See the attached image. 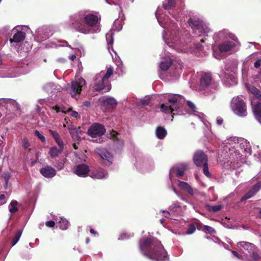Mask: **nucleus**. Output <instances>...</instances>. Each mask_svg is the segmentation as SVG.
I'll return each instance as SVG.
<instances>
[{
  "label": "nucleus",
  "mask_w": 261,
  "mask_h": 261,
  "mask_svg": "<svg viewBox=\"0 0 261 261\" xmlns=\"http://www.w3.org/2000/svg\"><path fill=\"white\" fill-rule=\"evenodd\" d=\"M179 208L180 207V206H179V203L177 202L176 203H175L174 204V207L172 208V209H173L174 208Z\"/></svg>",
  "instance_id": "4d7b16f0"
},
{
  "label": "nucleus",
  "mask_w": 261,
  "mask_h": 261,
  "mask_svg": "<svg viewBox=\"0 0 261 261\" xmlns=\"http://www.w3.org/2000/svg\"><path fill=\"white\" fill-rule=\"evenodd\" d=\"M90 172V169L88 165L85 164L77 165L75 168L74 173L77 176L86 177L88 176Z\"/></svg>",
  "instance_id": "9b49d317"
},
{
  "label": "nucleus",
  "mask_w": 261,
  "mask_h": 261,
  "mask_svg": "<svg viewBox=\"0 0 261 261\" xmlns=\"http://www.w3.org/2000/svg\"><path fill=\"white\" fill-rule=\"evenodd\" d=\"M106 129L103 125L98 123L93 124L88 129L87 134L92 138L100 137L105 134Z\"/></svg>",
  "instance_id": "0eeeda50"
},
{
  "label": "nucleus",
  "mask_w": 261,
  "mask_h": 261,
  "mask_svg": "<svg viewBox=\"0 0 261 261\" xmlns=\"http://www.w3.org/2000/svg\"><path fill=\"white\" fill-rule=\"evenodd\" d=\"M258 215L259 218H261V208L259 209V212H258Z\"/></svg>",
  "instance_id": "338daca9"
},
{
  "label": "nucleus",
  "mask_w": 261,
  "mask_h": 261,
  "mask_svg": "<svg viewBox=\"0 0 261 261\" xmlns=\"http://www.w3.org/2000/svg\"><path fill=\"white\" fill-rule=\"evenodd\" d=\"M193 162L196 166L201 167L202 165L208 162V158L203 151L198 150L193 155Z\"/></svg>",
  "instance_id": "1a4fd4ad"
},
{
  "label": "nucleus",
  "mask_w": 261,
  "mask_h": 261,
  "mask_svg": "<svg viewBox=\"0 0 261 261\" xmlns=\"http://www.w3.org/2000/svg\"><path fill=\"white\" fill-rule=\"evenodd\" d=\"M22 146L24 149H29V151H31V149L29 148L30 146V143L27 138H24L22 140Z\"/></svg>",
  "instance_id": "f704fd0d"
},
{
  "label": "nucleus",
  "mask_w": 261,
  "mask_h": 261,
  "mask_svg": "<svg viewBox=\"0 0 261 261\" xmlns=\"http://www.w3.org/2000/svg\"><path fill=\"white\" fill-rule=\"evenodd\" d=\"M178 186L181 189L186 191L190 195H194L193 188L188 183L179 180Z\"/></svg>",
  "instance_id": "aec40b11"
},
{
  "label": "nucleus",
  "mask_w": 261,
  "mask_h": 261,
  "mask_svg": "<svg viewBox=\"0 0 261 261\" xmlns=\"http://www.w3.org/2000/svg\"><path fill=\"white\" fill-rule=\"evenodd\" d=\"M236 46L233 41H225L219 45V49L221 52H227L231 50Z\"/></svg>",
  "instance_id": "dca6fc26"
},
{
  "label": "nucleus",
  "mask_w": 261,
  "mask_h": 261,
  "mask_svg": "<svg viewBox=\"0 0 261 261\" xmlns=\"http://www.w3.org/2000/svg\"><path fill=\"white\" fill-rule=\"evenodd\" d=\"M107 172L103 169L99 167L93 170H90L89 176L92 178L102 179L105 177Z\"/></svg>",
  "instance_id": "ddd939ff"
},
{
  "label": "nucleus",
  "mask_w": 261,
  "mask_h": 261,
  "mask_svg": "<svg viewBox=\"0 0 261 261\" xmlns=\"http://www.w3.org/2000/svg\"><path fill=\"white\" fill-rule=\"evenodd\" d=\"M85 105H86V106H89L90 105V102L89 101H85Z\"/></svg>",
  "instance_id": "e2e57ef3"
},
{
  "label": "nucleus",
  "mask_w": 261,
  "mask_h": 261,
  "mask_svg": "<svg viewBox=\"0 0 261 261\" xmlns=\"http://www.w3.org/2000/svg\"><path fill=\"white\" fill-rule=\"evenodd\" d=\"M242 247L248 253H251L254 249L255 245L248 242H240L238 243V247Z\"/></svg>",
  "instance_id": "412c9836"
},
{
  "label": "nucleus",
  "mask_w": 261,
  "mask_h": 261,
  "mask_svg": "<svg viewBox=\"0 0 261 261\" xmlns=\"http://www.w3.org/2000/svg\"><path fill=\"white\" fill-rule=\"evenodd\" d=\"M96 153L103 160H106L109 162L112 163L113 156L111 153L108 152L105 149H97L96 150Z\"/></svg>",
  "instance_id": "4468645a"
},
{
  "label": "nucleus",
  "mask_w": 261,
  "mask_h": 261,
  "mask_svg": "<svg viewBox=\"0 0 261 261\" xmlns=\"http://www.w3.org/2000/svg\"><path fill=\"white\" fill-rule=\"evenodd\" d=\"M18 202L16 200H12L10 204L9 212L11 214H14L18 211L17 208Z\"/></svg>",
  "instance_id": "c85d7f7f"
},
{
  "label": "nucleus",
  "mask_w": 261,
  "mask_h": 261,
  "mask_svg": "<svg viewBox=\"0 0 261 261\" xmlns=\"http://www.w3.org/2000/svg\"><path fill=\"white\" fill-rule=\"evenodd\" d=\"M253 112L258 121H261V103L257 102L252 107Z\"/></svg>",
  "instance_id": "6ab92c4d"
},
{
  "label": "nucleus",
  "mask_w": 261,
  "mask_h": 261,
  "mask_svg": "<svg viewBox=\"0 0 261 261\" xmlns=\"http://www.w3.org/2000/svg\"><path fill=\"white\" fill-rule=\"evenodd\" d=\"M260 185L257 183L253 186L252 189L249 190L241 199V200H247L253 197L259 190Z\"/></svg>",
  "instance_id": "f3484780"
},
{
  "label": "nucleus",
  "mask_w": 261,
  "mask_h": 261,
  "mask_svg": "<svg viewBox=\"0 0 261 261\" xmlns=\"http://www.w3.org/2000/svg\"><path fill=\"white\" fill-rule=\"evenodd\" d=\"M248 91L252 93L257 99L261 98V94L260 90L255 87L252 85L247 86Z\"/></svg>",
  "instance_id": "a878e982"
},
{
  "label": "nucleus",
  "mask_w": 261,
  "mask_h": 261,
  "mask_svg": "<svg viewBox=\"0 0 261 261\" xmlns=\"http://www.w3.org/2000/svg\"><path fill=\"white\" fill-rule=\"evenodd\" d=\"M48 132L54 139L55 141H56L57 140L61 138L60 135L57 132L54 131L51 129H49Z\"/></svg>",
  "instance_id": "e433bc0d"
},
{
  "label": "nucleus",
  "mask_w": 261,
  "mask_h": 261,
  "mask_svg": "<svg viewBox=\"0 0 261 261\" xmlns=\"http://www.w3.org/2000/svg\"><path fill=\"white\" fill-rule=\"evenodd\" d=\"M22 234V230H18L15 233L14 237L12 240V246L15 245L19 241L21 235Z\"/></svg>",
  "instance_id": "2f4dec72"
},
{
  "label": "nucleus",
  "mask_w": 261,
  "mask_h": 261,
  "mask_svg": "<svg viewBox=\"0 0 261 261\" xmlns=\"http://www.w3.org/2000/svg\"><path fill=\"white\" fill-rule=\"evenodd\" d=\"M53 108H54L55 110H56V111H57V112H58L59 111L60 109H59V108L58 106H56L54 107H53Z\"/></svg>",
  "instance_id": "bf43d9fd"
},
{
  "label": "nucleus",
  "mask_w": 261,
  "mask_h": 261,
  "mask_svg": "<svg viewBox=\"0 0 261 261\" xmlns=\"http://www.w3.org/2000/svg\"><path fill=\"white\" fill-rule=\"evenodd\" d=\"M11 177V174L8 171H5L2 174V177L4 178L5 182V187L6 188L8 186L9 180Z\"/></svg>",
  "instance_id": "7c9ffc66"
},
{
  "label": "nucleus",
  "mask_w": 261,
  "mask_h": 261,
  "mask_svg": "<svg viewBox=\"0 0 261 261\" xmlns=\"http://www.w3.org/2000/svg\"><path fill=\"white\" fill-rule=\"evenodd\" d=\"M40 173L43 176L47 178H51L57 174L56 170L49 165L45 166L40 169Z\"/></svg>",
  "instance_id": "f8f14e48"
},
{
  "label": "nucleus",
  "mask_w": 261,
  "mask_h": 261,
  "mask_svg": "<svg viewBox=\"0 0 261 261\" xmlns=\"http://www.w3.org/2000/svg\"><path fill=\"white\" fill-rule=\"evenodd\" d=\"M64 42H65L67 46H69V45H68V43L67 41H64Z\"/></svg>",
  "instance_id": "774afa93"
},
{
  "label": "nucleus",
  "mask_w": 261,
  "mask_h": 261,
  "mask_svg": "<svg viewBox=\"0 0 261 261\" xmlns=\"http://www.w3.org/2000/svg\"><path fill=\"white\" fill-rule=\"evenodd\" d=\"M218 83L212 80L210 73H204L201 75L200 80V88L204 91L207 95L214 94L218 89Z\"/></svg>",
  "instance_id": "20e7f679"
},
{
  "label": "nucleus",
  "mask_w": 261,
  "mask_h": 261,
  "mask_svg": "<svg viewBox=\"0 0 261 261\" xmlns=\"http://www.w3.org/2000/svg\"><path fill=\"white\" fill-rule=\"evenodd\" d=\"M86 82L83 77L79 78L74 81L71 82V87L70 89V93L72 97L76 94H80L82 90V88L85 87Z\"/></svg>",
  "instance_id": "423d86ee"
},
{
  "label": "nucleus",
  "mask_w": 261,
  "mask_h": 261,
  "mask_svg": "<svg viewBox=\"0 0 261 261\" xmlns=\"http://www.w3.org/2000/svg\"><path fill=\"white\" fill-rule=\"evenodd\" d=\"M113 38H111L109 42V44H111L113 43Z\"/></svg>",
  "instance_id": "69168bd1"
},
{
  "label": "nucleus",
  "mask_w": 261,
  "mask_h": 261,
  "mask_svg": "<svg viewBox=\"0 0 261 261\" xmlns=\"http://www.w3.org/2000/svg\"><path fill=\"white\" fill-rule=\"evenodd\" d=\"M231 253H232V254L234 256L237 257L238 258H239L240 259H243V256L241 255H240L237 251L233 250V251H231Z\"/></svg>",
  "instance_id": "de8ad7c7"
},
{
  "label": "nucleus",
  "mask_w": 261,
  "mask_h": 261,
  "mask_svg": "<svg viewBox=\"0 0 261 261\" xmlns=\"http://www.w3.org/2000/svg\"><path fill=\"white\" fill-rule=\"evenodd\" d=\"M217 122L218 124L221 125L223 122V120L222 118H219L217 120Z\"/></svg>",
  "instance_id": "864d4df0"
},
{
  "label": "nucleus",
  "mask_w": 261,
  "mask_h": 261,
  "mask_svg": "<svg viewBox=\"0 0 261 261\" xmlns=\"http://www.w3.org/2000/svg\"><path fill=\"white\" fill-rule=\"evenodd\" d=\"M155 134L158 139L162 140L166 136L167 132L164 127L159 126L156 128Z\"/></svg>",
  "instance_id": "393cba45"
},
{
  "label": "nucleus",
  "mask_w": 261,
  "mask_h": 261,
  "mask_svg": "<svg viewBox=\"0 0 261 261\" xmlns=\"http://www.w3.org/2000/svg\"><path fill=\"white\" fill-rule=\"evenodd\" d=\"M90 241V238H86V244H88L89 243Z\"/></svg>",
  "instance_id": "0e129e2a"
},
{
  "label": "nucleus",
  "mask_w": 261,
  "mask_h": 261,
  "mask_svg": "<svg viewBox=\"0 0 261 261\" xmlns=\"http://www.w3.org/2000/svg\"><path fill=\"white\" fill-rule=\"evenodd\" d=\"M113 68L111 67L108 68L105 75L102 77L103 79V81L109 82L108 79L113 74Z\"/></svg>",
  "instance_id": "473e14b6"
},
{
  "label": "nucleus",
  "mask_w": 261,
  "mask_h": 261,
  "mask_svg": "<svg viewBox=\"0 0 261 261\" xmlns=\"http://www.w3.org/2000/svg\"><path fill=\"white\" fill-rule=\"evenodd\" d=\"M173 64L172 61L171 59H164L160 63V68L163 71L167 70Z\"/></svg>",
  "instance_id": "5701e85b"
},
{
  "label": "nucleus",
  "mask_w": 261,
  "mask_h": 261,
  "mask_svg": "<svg viewBox=\"0 0 261 261\" xmlns=\"http://www.w3.org/2000/svg\"><path fill=\"white\" fill-rule=\"evenodd\" d=\"M139 249L148 258L161 261H169L167 253L160 241L153 238H143L139 241Z\"/></svg>",
  "instance_id": "f257e3e1"
},
{
  "label": "nucleus",
  "mask_w": 261,
  "mask_h": 261,
  "mask_svg": "<svg viewBox=\"0 0 261 261\" xmlns=\"http://www.w3.org/2000/svg\"><path fill=\"white\" fill-rule=\"evenodd\" d=\"M70 225L69 221L64 218H61L59 222V227L62 230H66Z\"/></svg>",
  "instance_id": "cd10ccee"
},
{
  "label": "nucleus",
  "mask_w": 261,
  "mask_h": 261,
  "mask_svg": "<svg viewBox=\"0 0 261 261\" xmlns=\"http://www.w3.org/2000/svg\"><path fill=\"white\" fill-rule=\"evenodd\" d=\"M175 6V0H165L163 4V7L165 9H170Z\"/></svg>",
  "instance_id": "bb28decb"
},
{
  "label": "nucleus",
  "mask_w": 261,
  "mask_h": 261,
  "mask_svg": "<svg viewBox=\"0 0 261 261\" xmlns=\"http://www.w3.org/2000/svg\"><path fill=\"white\" fill-rule=\"evenodd\" d=\"M117 101L112 97L107 98L102 100V106L106 109H112L116 107Z\"/></svg>",
  "instance_id": "2eb2a0df"
},
{
  "label": "nucleus",
  "mask_w": 261,
  "mask_h": 261,
  "mask_svg": "<svg viewBox=\"0 0 261 261\" xmlns=\"http://www.w3.org/2000/svg\"><path fill=\"white\" fill-rule=\"evenodd\" d=\"M188 23L193 30H197L201 33L205 34L209 31L207 28L204 27L202 21L199 18L190 17L188 20Z\"/></svg>",
  "instance_id": "6e6552de"
},
{
  "label": "nucleus",
  "mask_w": 261,
  "mask_h": 261,
  "mask_svg": "<svg viewBox=\"0 0 261 261\" xmlns=\"http://www.w3.org/2000/svg\"><path fill=\"white\" fill-rule=\"evenodd\" d=\"M71 25L77 31L84 33H89L92 28L99 23L100 17L91 13L81 11L71 17Z\"/></svg>",
  "instance_id": "f03ea898"
},
{
  "label": "nucleus",
  "mask_w": 261,
  "mask_h": 261,
  "mask_svg": "<svg viewBox=\"0 0 261 261\" xmlns=\"http://www.w3.org/2000/svg\"><path fill=\"white\" fill-rule=\"evenodd\" d=\"M71 115H72V116H73L75 118H77V117L79 116V114L76 111H73L72 112Z\"/></svg>",
  "instance_id": "603ef678"
},
{
  "label": "nucleus",
  "mask_w": 261,
  "mask_h": 261,
  "mask_svg": "<svg viewBox=\"0 0 261 261\" xmlns=\"http://www.w3.org/2000/svg\"><path fill=\"white\" fill-rule=\"evenodd\" d=\"M168 103H163L161 105L160 109L162 112L166 114H172L173 118L175 113H173L174 110H178L184 104L185 99L183 96L179 94H172L169 96Z\"/></svg>",
  "instance_id": "7ed1b4c3"
},
{
  "label": "nucleus",
  "mask_w": 261,
  "mask_h": 261,
  "mask_svg": "<svg viewBox=\"0 0 261 261\" xmlns=\"http://www.w3.org/2000/svg\"><path fill=\"white\" fill-rule=\"evenodd\" d=\"M90 232L91 234H94V236H98V233L96 231H95L93 228H91L90 229Z\"/></svg>",
  "instance_id": "8fccbe9b"
},
{
  "label": "nucleus",
  "mask_w": 261,
  "mask_h": 261,
  "mask_svg": "<svg viewBox=\"0 0 261 261\" xmlns=\"http://www.w3.org/2000/svg\"><path fill=\"white\" fill-rule=\"evenodd\" d=\"M202 167H203V174L207 177H210L211 174L208 171V163H206V164H204V165H202Z\"/></svg>",
  "instance_id": "72a5a7b5"
},
{
  "label": "nucleus",
  "mask_w": 261,
  "mask_h": 261,
  "mask_svg": "<svg viewBox=\"0 0 261 261\" xmlns=\"http://www.w3.org/2000/svg\"><path fill=\"white\" fill-rule=\"evenodd\" d=\"M72 146H73V148H74V149H78V147H77V146L76 145V144H75V143H73V145H72Z\"/></svg>",
  "instance_id": "680f3d73"
},
{
  "label": "nucleus",
  "mask_w": 261,
  "mask_h": 261,
  "mask_svg": "<svg viewBox=\"0 0 261 261\" xmlns=\"http://www.w3.org/2000/svg\"><path fill=\"white\" fill-rule=\"evenodd\" d=\"M230 106L233 112L239 116L243 117L247 115V106L241 97L233 98Z\"/></svg>",
  "instance_id": "39448f33"
},
{
  "label": "nucleus",
  "mask_w": 261,
  "mask_h": 261,
  "mask_svg": "<svg viewBox=\"0 0 261 261\" xmlns=\"http://www.w3.org/2000/svg\"><path fill=\"white\" fill-rule=\"evenodd\" d=\"M187 169V165L185 163L180 164L176 168V176L178 178H181L184 175V172Z\"/></svg>",
  "instance_id": "b1692460"
},
{
  "label": "nucleus",
  "mask_w": 261,
  "mask_h": 261,
  "mask_svg": "<svg viewBox=\"0 0 261 261\" xmlns=\"http://www.w3.org/2000/svg\"><path fill=\"white\" fill-rule=\"evenodd\" d=\"M34 134L41 140L42 142H45V137L42 134H41L38 130H35Z\"/></svg>",
  "instance_id": "c9c22d12"
},
{
  "label": "nucleus",
  "mask_w": 261,
  "mask_h": 261,
  "mask_svg": "<svg viewBox=\"0 0 261 261\" xmlns=\"http://www.w3.org/2000/svg\"><path fill=\"white\" fill-rule=\"evenodd\" d=\"M163 213H166V214L165 215V217H166V218L169 217V216L170 215V212H169L168 211H163Z\"/></svg>",
  "instance_id": "5fc2aeb1"
},
{
  "label": "nucleus",
  "mask_w": 261,
  "mask_h": 261,
  "mask_svg": "<svg viewBox=\"0 0 261 261\" xmlns=\"http://www.w3.org/2000/svg\"><path fill=\"white\" fill-rule=\"evenodd\" d=\"M5 199V196L4 194L0 195V200H4Z\"/></svg>",
  "instance_id": "13d9d810"
},
{
  "label": "nucleus",
  "mask_w": 261,
  "mask_h": 261,
  "mask_svg": "<svg viewBox=\"0 0 261 261\" xmlns=\"http://www.w3.org/2000/svg\"><path fill=\"white\" fill-rule=\"evenodd\" d=\"M261 59L257 60L254 63V66L255 68L258 69L260 66Z\"/></svg>",
  "instance_id": "49530a36"
},
{
  "label": "nucleus",
  "mask_w": 261,
  "mask_h": 261,
  "mask_svg": "<svg viewBox=\"0 0 261 261\" xmlns=\"http://www.w3.org/2000/svg\"><path fill=\"white\" fill-rule=\"evenodd\" d=\"M118 133L116 131L112 130L111 133V136L113 137L114 139L118 140L117 135H118Z\"/></svg>",
  "instance_id": "09e8293b"
},
{
  "label": "nucleus",
  "mask_w": 261,
  "mask_h": 261,
  "mask_svg": "<svg viewBox=\"0 0 261 261\" xmlns=\"http://www.w3.org/2000/svg\"><path fill=\"white\" fill-rule=\"evenodd\" d=\"M251 252V257L252 259L254 260V261H258L260 258V256L258 253L255 251H254V250H253V251H252Z\"/></svg>",
  "instance_id": "ea45409f"
},
{
  "label": "nucleus",
  "mask_w": 261,
  "mask_h": 261,
  "mask_svg": "<svg viewBox=\"0 0 261 261\" xmlns=\"http://www.w3.org/2000/svg\"><path fill=\"white\" fill-rule=\"evenodd\" d=\"M25 37V33L22 31H17L13 36L12 40L10 39L11 42H20L23 41Z\"/></svg>",
  "instance_id": "4be33fe9"
},
{
  "label": "nucleus",
  "mask_w": 261,
  "mask_h": 261,
  "mask_svg": "<svg viewBox=\"0 0 261 261\" xmlns=\"http://www.w3.org/2000/svg\"><path fill=\"white\" fill-rule=\"evenodd\" d=\"M63 150L64 149L54 146L50 148L48 154L50 155L51 158L54 159L61 154Z\"/></svg>",
  "instance_id": "a211bd4d"
},
{
  "label": "nucleus",
  "mask_w": 261,
  "mask_h": 261,
  "mask_svg": "<svg viewBox=\"0 0 261 261\" xmlns=\"http://www.w3.org/2000/svg\"><path fill=\"white\" fill-rule=\"evenodd\" d=\"M203 227V230L205 231H207L210 234H212L216 232L215 229L210 226L204 225Z\"/></svg>",
  "instance_id": "58836bf2"
},
{
  "label": "nucleus",
  "mask_w": 261,
  "mask_h": 261,
  "mask_svg": "<svg viewBox=\"0 0 261 261\" xmlns=\"http://www.w3.org/2000/svg\"><path fill=\"white\" fill-rule=\"evenodd\" d=\"M93 87L96 91L104 90V92H107L111 90V85L110 84L109 82L103 81V79L102 78L101 80L98 81H96Z\"/></svg>",
  "instance_id": "9d476101"
},
{
  "label": "nucleus",
  "mask_w": 261,
  "mask_h": 261,
  "mask_svg": "<svg viewBox=\"0 0 261 261\" xmlns=\"http://www.w3.org/2000/svg\"><path fill=\"white\" fill-rule=\"evenodd\" d=\"M75 58H76V57L75 55H72L71 56H70V59L72 61H73Z\"/></svg>",
  "instance_id": "052dcab7"
},
{
  "label": "nucleus",
  "mask_w": 261,
  "mask_h": 261,
  "mask_svg": "<svg viewBox=\"0 0 261 261\" xmlns=\"http://www.w3.org/2000/svg\"><path fill=\"white\" fill-rule=\"evenodd\" d=\"M187 105L189 106V107L191 109V111L193 112H195L196 110V107L195 105L190 101H187Z\"/></svg>",
  "instance_id": "c03bdc74"
},
{
  "label": "nucleus",
  "mask_w": 261,
  "mask_h": 261,
  "mask_svg": "<svg viewBox=\"0 0 261 261\" xmlns=\"http://www.w3.org/2000/svg\"><path fill=\"white\" fill-rule=\"evenodd\" d=\"M195 230L196 226L193 224H190L188 226V228L187 229L186 233L188 234H191L193 233L194 232H195Z\"/></svg>",
  "instance_id": "4c0bfd02"
},
{
  "label": "nucleus",
  "mask_w": 261,
  "mask_h": 261,
  "mask_svg": "<svg viewBox=\"0 0 261 261\" xmlns=\"http://www.w3.org/2000/svg\"><path fill=\"white\" fill-rule=\"evenodd\" d=\"M45 225L48 227H53L55 225V222L53 220H50L45 222Z\"/></svg>",
  "instance_id": "a18cd8bd"
},
{
  "label": "nucleus",
  "mask_w": 261,
  "mask_h": 261,
  "mask_svg": "<svg viewBox=\"0 0 261 261\" xmlns=\"http://www.w3.org/2000/svg\"><path fill=\"white\" fill-rule=\"evenodd\" d=\"M129 236L126 233H123L120 236L121 239H128Z\"/></svg>",
  "instance_id": "3c124183"
},
{
  "label": "nucleus",
  "mask_w": 261,
  "mask_h": 261,
  "mask_svg": "<svg viewBox=\"0 0 261 261\" xmlns=\"http://www.w3.org/2000/svg\"><path fill=\"white\" fill-rule=\"evenodd\" d=\"M206 207L209 211L212 212L213 213H216L221 210L222 205L220 204L214 205V206L207 205Z\"/></svg>",
  "instance_id": "c756f323"
},
{
  "label": "nucleus",
  "mask_w": 261,
  "mask_h": 261,
  "mask_svg": "<svg viewBox=\"0 0 261 261\" xmlns=\"http://www.w3.org/2000/svg\"><path fill=\"white\" fill-rule=\"evenodd\" d=\"M195 226H196V228H197L198 230H200L201 229V225L200 224L196 223Z\"/></svg>",
  "instance_id": "6e6d98bb"
},
{
  "label": "nucleus",
  "mask_w": 261,
  "mask_h": 261,
  "mask_svg": "<svg viewBox=\"0 0 261 261\" xmlns=\"http://www.w3.org/2000/svg\"><path fill=\"white\" fill-rule=\"evenodd\" d=\"M172 65L173 66V67L175 68V69L176 70L177 73H178L181 70V65L179 63L175 64V63H174V62H173V64H172Z\"/></svg>",
  "instance_id": "37998d69"
},
{
  "label": "nucleus",
  "mask_w": 261,
  "mask_h": 261,
  "mask_svg": "<svg viewBox=\"0 0 261 261\" xmlns=\"http://www.w3.org/2000/svg\"><path fill=\"white\" fill-rule=\"evenodd\" d=\"M55 167L59 170H62L63 169L64 167V164L63 163L60 161H58L56 162L55 165Z\"/></svg>",
  "instance_id": "a19ab883"
},
{
  "label": "nucleus",
  "mask_w": 261,
  "mask_h": 261,
  "mask_svg": "<svg viewBox=\"0 0 261 261\" xmlns=\"http://www.w3.org/2000/svg\"><path fill=\"white\" fill-rule=\"evenodd\" d=\"M55 142L58 145V147L62 148L63 149H64V144L61 138L57 140L56 141H55Z\"/></svg>",
  "instance_id": "79ce46f5"
}]
</instances>
